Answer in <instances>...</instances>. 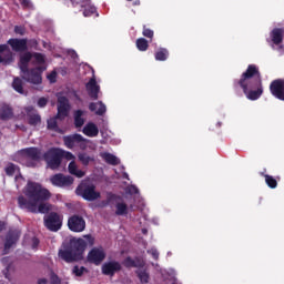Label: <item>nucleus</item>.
<instances>
[{
	"label": "nucleus",
	"mask_w": 284,
	"mask_h": 284,
	"mask_svg": "<svg viewBox=\"0 0 284 284\" xmlns=\"http://www.w3.org/2000/svg\"><path fill=\"white\" fill-rule=\"evenodd\" d=\"M105 256H108V254L105 253V248H103V246H94L89 251L87 261L88 263H91V265L99 266L105 261Z\"/></svg>",
	"instance_id": "nucleus-9"
},
{
	"label": "nucleus",
	"mask_w": 284,
	"mask_h": 284,
	"mask_svg": "<svg viewBox=\"0 0 284 284\" xmlns=\"http://www.w3.org/2000/svg\"><path fill=\"white\" fill-rule=\"evenodd\" d=\"M33 59L36 65H39V68L44 67L43 64L45 63V54L33 52Z\"/></svg>",
	"instance_id": "nucleus-40"
},
{
	"label": "nucleus",
	"mask_w": 284,
	"mask_h": 284,
	"mask_svg": "<svg viewBox=\"0 0 284 284\" xmlns=\"http://www.w3.org/2000/svg\"><path fill=\"white\" fill-rule=\"evenodd\" d=\"M62 159H67V161H72L74 159V154L70 151L62 150Z\"/></svg>",
	"instance_id": "nucleus-49"
},
{
	"label": "nucleus",
	"mask_w": 284,
	"mask_h": 284,
	"mask_svg": "<svg viewBox=\"0 0 284 284\" xmlns=\"http://www.w3.org/2000/svg\"><path fill=\"white\" fill-rule=\"evenodd\" d=\"M271 41L274 45H281L283 43L284 29L283 28H274L271 33Z\"/></svg>",
	"instance_id": "nucleus-22"
},
{
	"label": "nucleus",
	"mask_w": 284,
	"mask_h": 284,
	"mask_svg": "<svg viewBox=\"0 0 284 284\" xmlns=\"http://www.w3.org/2000/svg\"><path fill=\"white\" fill-rule=\"evenodd\" d=\"M19 156H21L22 159H26L27 161H31V162H27L28 168H34V163H37V161H41V149L34 148V146L22 149L18 153L16 159H13V161H16L17 163H21V161L19 160Z\"/></svg>",
	"instance_id": "nucleus-6"
},
{
	"label": "nucleus",
	"mask_w": 284,
	"mask_h": 284,
	"mask_svg": "<svg viewBox=\"0 0 284 284\" xmlns=\"http://www.w3.org/2000/svg\"><path fill=\"white\" fill-rule=\"evenodd\" d=\"M32 59H33V53H30V52H26L23 55L20 57L21 71L28 69V64L30 63V61H32Z\"/></svg>",
	"instance_id": "nucleus-32"
},
{
	"label": "nucleus",
	"mask_w": 284,
	"mask_h": 284,
	"mask_svg": "<svg viewBox=\"0 0 284 284\" xmlns=\"http://www.w3.org/2000/svg\"><path fill=\"white\" fill-rule=\"evenodd\" d=\"M142 34L146 39H154V31L152 29H148V27L145 26H143Z\"/></svg>",
	"instance_id": "nucleus-45"
},
{
	"label": "nucleus",
	"mask_w": 284,
	"mask_h": 284,
	"mask_svg": "<svg viewBox=\"0 0 284 284\" xmlns=\"http://www.w3.org/2000/svg\"><path fill=\"white\" fill-rule=\"evenodd\" d=\"M135 274L142 284H148L150 283V273H148L146 270H136Z\"/></svg>",
	"instance_id": "nucleus-35"
},
{
	"label": "nucleus",
	"mask_w": 284,
	"mask_h": 284,
	"mask_svg": "<svg viewBox=\"0 0 284 284\" xmlns=\"http://www.w3.org/2000/svg\"><path fill=\"white\" fill-rule=\"evenodd\" d=\"M69 112H70V100H68L63 95L59 97L57 119H60V121H63V119L68 116Z\"/></svg>",
	"instance_id": "nucleus-16"
},
{
	"label": "nucleus",
	"mask_w": 284,
	"mask_h": 284,
	"mask_svg": "<svg viewBox=\"0 0 284 284\" xmlns=\"http://www.w3.org/2000/svg\"><path fill=\"white\" fill-rule=\"evenodd\" d=\"M14 33L20 34V37H23L26 34V27L23 26H16L14 27Z\"/></svg>",
	"instance_id": "nucleus-48"
},
{
	"label": "nucleus",
	"mask_w": 284,
	"mask_h": 284,
	"mask_svg": "<svg viewBox=\"0 0 284 284\" xmlns=\"http://www.w3.org/2000/svg\"><path fill=\"white\" fill-rule=\"evenodd\" d=\"M40 243H41V242L39 241L38 237H33V239H32V244H31L32 250H37V247H39V244H40Z\"/></svg>",
	"instance_id": "nucleus-53"
},
{
	"label": "nucleus",
	"mask_w": 284,
	"mask_h": 284,
	"mask_svg": "<svg viewBox=\"0 0 284 284\" xmlns=\"http://www.w3.org/2000/svg\"><path fill=\"white\" fill-rule=\"evenodd\" d=\"M13 52H28V39L10 38L7 41Z\"/></svg>",
	"instance_id": "nucleus-15"
},
{
	"label": "nucleus",
	"mask_w": 284,
	"mask_h": 284,
	"mask_svg": "<svg viewBox=\"0 0 284 284\" xmlns=\"http://www.w3.org/2000/svg\"><path fill=\"white\" fill-rule=\"evenodd\" d=\"M118 201L120 202L115 203V216H128L130 206L123 200Z\"/></svg>",
	"instance_id": "nucleus-28"
},
{
	"label": "nucleus",
	"mask_w": 284,
	"mask_h": 284,
	"mask_svg": "<svg viewBox=\"0 0 284 284\" xmlns=\"http://www.w3.org/2000/svg\"><path fill=\"white\" fill-rule=\"evenodd\" d=\"M85 88L90 99L97 101L99 99V92H101V87L97 83V78L94 75L85 84Z\"/></svg>",
	"instance_id": "nucleus-18"
},
{
	"label": "nucleus",
	"mask_w": 284,
	"mask_h": 284,
	"mask_svg": "<svg viewBox=\"0 0 284 284\" xmlns=\"http://www.w3.org/2000/svg\"><path fill=\"white\" fill-rule=\"evenodd\" d=\"M6 230V222L0 221V232H3Z\"/></svg>",
	"instance_id": "nucleus-57"
},
{
	"label": "nucleus",
	"mask_w": 284,
	"mask_h": 284,
	"mask_svg": "<svg viewBox=\"0 0 284 284\" xmlns=\"http://www.w3.org/2000/svg\"><path fill=\"white\" fill-rule=\"evenodd\" d=\"M122 196L116 194V193H112V192H108L106 193V200L101 201L98 204V207H108V205H110V203H112L113 201H122Z\"/></svg>",
	"instance_id": "nucleus-27"
},
{
	"label": "nucleus",
	"mask_w": 284,
	"mask_h": 284,
	"mask_svg": "<svg viewBox=\"0 0 284 284\" xmlns=\"http://www.w3.org/2000/svg\"><path fill=\"white\" fill-rule=\"evenodd\" d=\"M24 195L18 196V206L20 210H26L21 203L28 205V203H42V201H48L51 196L50 191L48 189H43V186L37 182H28L24 190Z\"/></svg>",
	"instance_id": "nucleus-3"
},
{
	"label": "nucleus",
	"mask_w": 284,
	"mask_h": 284,
	"mask_svg": "<svg viewBox=\"0 0 284 284\" xmlns=\"http://www.w3.org/2000/svg\"><path fill=\"white\" fill-rule=\"evenodd\" d=\"M142 234H148V230H146V229H143V230H142Z\"/></svg>",
	"instance_id": "nucleus-59"
},
{
	"label": "nucleus",
	"mask_w": 284,
	"mask_h": 284,
	"mask_svg": "<svg viewBox=\"0 0 284 284\" xmlns=\"http://www.w3.org/2000/svg\"><path fill=\"white\" fill-rule=\"evenodd\" d=\"M4 172L7 174V176H14V173L18 172V174H21V169L19 168V165L9 162L7 164V166L4 168Z\"/></svg>",
	"instance_id": "nucleus-30"
},
{
	"label": "nucleus",
	"mask_w": 284,
	"mask_h": 284,
	"mask_svg": "<svg viewBox=\"0 0 284 284\" xmlns=\"http://www.w3.org/2000/svg\"><path fill=\"white\" fill-rule=\"evenodd\" d=\"M149 254L152 255L154 261H159V251L156 248H152L151 251H149Z\"/></svg>",
	"instance_id": "nucleus-52"
},
{
	"label": "nucleus",
	"mask_w": 284,
	"mask_h": 284,
	"mask_svg": "<svg viewBox=\"0 0 284 284\" xmlns=\"http://www.w3.org/2000/svg\"><path fill=\"white\" fill-rule=\"evenodd\" d=\"M21 205L24 207L27 212H30L31 214H48L52 210V205L50 203H40L33 202V203H21Z\"/></svg>",
	"instance_id": "nucleus-10"
},
{
	"label": "nucleus",
	"mask_w": 284,
	"mask_h": 284,
	"mask_svg": "<svg viewBox=\"0 0 284 284\" xmlns=\"http://www.w3.org/2000/svg\"><path fill=\"white\" fill-rule=\"evenodd\" d=\"M90 112H95L98 116H103V114L106 112L105 104H103L102 101L99 102H91L89 104Z\"/></svg>",
	"instance_id": "nucleus-24"
},
{
	"label": "nucleus",
	"mask_w": 284,
	"mask_h": 284,
	"mask_svg": "<svg viewBox=\"0 0 284 284\" xmlns=\"http://www.w3.org/2000/svg\"><path fill=\"white\" fill-rule=\"evenodd\" d=\"M155 61H168V58L170 57V51L165 48H160L154 53Z\"/></svg>",
	"instance_id": "nucleus-31"
},
{
	"label": "nucleus",
	"mask_w": 284,
	"mask_h": 284,
	"mask_svg": "<svg viewBox=\"0 0 284 284\" xmlns=\"http://www.w3.org/2000/svg\"><path fill=\"white\" fill-rule=\"evenodd\" d=\"M129 192H130L131 194H139V189H138L136 186L132 185V186L129 189Z\"/></svg>",
	"instance_id": "nucleus-55"
},
{
	"label": "nucleus",
	"mask_w": 284,
	"mask_h": 284,
	"mask_svg": "<svg viewBox=\"0 0 284 284\" xmlns=\"http://www.w3.org/2000/svg\"><path fill=\"white\" fill-rule=\"evenodd\" d=\"M92 0H83V2L84 3H88L89 6H90V2H91Z\"/></svg>",
	"instance_id": "nucleus-58"
},
{
	"label": "nucleus",
	"mask_w": 284,
	"mask_h": 284,
	"mask_svg": "<svg viewBox=\"0 0 284 284\" xmlns=\"http://www.w3.org/2000/svg\"><path fill=\"white\" fill-rule=\"evenodd\" d=\"M47 79L50 81V83H57V71H52Z\"/></svg>",
	"instance_id": "nucleus-50"
},
{
	"label": "nucleus",
	"mask_w": 284,
	"mask_h": 284,
	"mask_svg": "<svg viewBox=\"0 0 284 284\" xmlns=\"http://www.w3.org/2000/svg\"><path fill=\"white\" fill-rule=\"evenodd\" d=\"M85 239V240H84ZM88 245L92 247L94 245V236L87 234L81 237H73L64 248L59 250L58 256L65 263H74L77 261H83V254L88 248Z\"/></svg>",
	"instance_id": "nucleus-2"
},
{
	"label": "nucleus",
	"mask_w": 284,
	"mask_h": 284,
	"mask_svg": "<svg viewBox=\"0 0 284 284\" xmlns=\"http://www.w3.org/2000/svg\"><path fill=\"white\" fill-rule=\"evenodd\" d=\"M122 265H124L126 270H132V267L141 268L145 267V262L140 257L132 258V256H126L123 260Z\"/></svg>",
	"instance_id": "nucleus-19"
},
{
	"label": "nucleus",
	"mask_w": 284,
	"mask_h": 284,
	"mask_svg": "<svg viewBox=\"0 0 284 284\" xmlns=\"http://www.w3.org/2000/svg\"><path fill=\"white\" fill-rule=\"evenodd\" d=\"M68 227L70 232H84L85 231V219L79 214L71 215L68 219Z\"/></svg>",
	"instance_id": "nucleus-12"
},
{
	"label": "nucleus",
	"mask_w": 284,
	"mask_h": 284,
	"mask_svg": "<svg viewBox=\"0 0 284 284\" xmlns=\"http://www.w3.org/2000/svg\"><path fill=\"white\" fill-rule=\"evenodd\" d=\"M72 272L75 276H83V274H85L88 270L85 268V266L75 265L73 266Z\"/></svg>",
	"instance_id": "nucleus-44"
},
{
	"label": "nucleus",
	"mask_w": 284,
	"mask_h": 284,
	"mask_svg": "<svg viewBox=\"0 0 284 284\" xmlns=\"http://www.w3.org/2000/svg\"><path fill=\"white\" fill-rule=\"evenodd\" d=\"M27 45L33 48V50H39V41H37V39L27 40Z\"/></svg>",
	"instance_id": "nucleus-46"
},
{
	"label": "nucleus",
	"mask_w": 284,
	"mask_h": 284,
	"mask_svg": "<svg viewBox=\"0 0 284 284\" xmlns=\"http://www.w3.org/2000/svg\"><path fill=\"white\" fill-rule=\"evenodd\" d=\"M101 270L104 276H114V274L123 270V266H121V263L119 261H110V262H105L102 265Z\"/></svg>",
	"instance_id": "nucleus-17"
},
{
	"label": "nucleus",
	"mask_w": 284,
	"mask_h": 284,
	"mask_svg": "<svg viewBox=\"0 0 284 284\" xmlns=\"http://www.w3.org/2000/svg\"><path fill=\"white\" fill-rule=\"evenodd\" d=\"M14 116V111L10 104L2 103L0 104V119L1 121H10Z\"/></svg>",
	"instance_id": "nucleus-23"
},
{
	"label": "nucleus",
	"mask_w": 284,
	"mask_h": 284,
	"mask_svg": "<svg viewBox=\"0 0 284 284\" xmlns=\"http://www.w3.org/2000/svg\"><path fill=\"white\" fill-rule=\"evenodd\" d=\"M38 284H48V278L43 277L38 280Z\"/></svg>",
	"instance_id": "nucleus-56"
},
{
	"label": "nucleus",
	"mask_w": 284,
	"mask_h": 284,
	"mask_svg": "<svg viewBox=\"0 0 284 284\" xmlns=\"http://www.w3.org/2000/svg\"><path fill=\"white\" fill-rule=\"evenodd\" d=\"M1 263L6 267L4 271H3V274H4L6 278H8L9 277V273H10V266H11L10 257H2L1 258Z\"/></svg>",
	"instance_id": "nucleus-42"
},
{
	"label": "nucleus",
	"mask_w": 284,
	"mask_h": 284,
	"mask_svg": "<svg viewBox=\"0 0 284 284\" xmlns=\"http://www.w3.org/2000/svg\"><path fill=\"white\" fill-rule=\"evenodd\" d=\"M19 2L24 10H30L32 8V2L30 0H19Z\"/></svg>",
	"instance_id": "nucleus-47"
},
{
	"label": "nucleus",
	"mask_w": 284,
	"mask_h": 284,
	"mask_svg": "<svg viewBox=\"0 0 284 284\" xmlns=\"http://www.w3.org/2000/svg\"><path fill=\"white\" fill-rule=\"evenodd\" d=\"M234 88H241L250 101H257L263 95V78L256 64H248L241 79L233 81Z\"/></svg>",
	"instance_id": "nucleus-1"
},
{
	"label": "nucleus",
	"mask_w": 284,
	"mask_h": 284,
	"mask_svg": "<svg viewBox=\"0 0 284 284\" xmlns=\"http://www.w3.org/2000/svg\"><path fill=\"white\" fill-rule=\"evenodd\" d=\"M19 179V175L16 176V180Z\"/></svg>",
	"instance_id": "nucleus-62"
},
{
	"label": "nucleus",
	"mask_w": 284,
	"mask_h": 284,
	"mask_svg": "<svg viewBox=\"0 0 284 284\" xmlns=\"http://www.w3.org/2000/svg\"><path fill=\"white\" fill-rule=\"evenodd\" d=\"M172 284H181V283H179V282H173Z\"/></svg>",
	"instance_id": "nucleus-61"
},
{
	"label": "nucleus",
	"mask_w": 284,
	"mask_h": 284,
	"mask_svg": "<svg viewBox=\"0 0 284 284\" xmlns=\"http://www.w3.org/2000/svg\"><path fill=\"white\" fill-rule=\"evenodd\" d=\"M0 63H12V52L8 44H0Z\"/></svg>",
	"instance_id": "nucleus-21"
},
{
	"label": "nucleus",
	"mask_w": 284,
	"mask_h": 284,
	"mask_svg": "<svg viewBox=\"0 0 284 284\" xmlns=\"http://www.w3.org/2000/svg\"><path fill=\"white\" fill-rule=\"evenodd\" d=\"M270 92L273 97H275V99L284 101V80H273L270 84Z\"/></svg>",
	"instance_id": "nucleus-14"
},
{
	"label": "nucleus",
	"mask_w": 284,
	"mask_h": 284,
	"mask_svg": "<svg viewBox=\"0 0 284 284\" xmlns=\"http://www.w3.org/2000/svg\"><path fill=\"white\" fill-rule=\"evenodd\" d=\"M262 176H264L267 187L271 190H276V187H278V181H276L274 176L265 173H262Z\"/></svg>",
	"instance_id": "nucleus-33"
},
{
	"label": "nucleus",
	"mask_w": 284,
	"mask_h": 284,
	"mask_svg": "<svg viewBox=\"0 0 284 284\" xmlns=\"http://www.w3.org/2000/svg\"><path fill=\"white\" fill-rule=\"evenodd\" d=\"M87 141L88 140L79 133L63 136V143L69 150H72L75 145H80L82 150H85Z\"/></svg>",
	"instance_id": "nucleus-11"
},
{
	"label": "nucleus",
	"mask_w": 284,
	"mask_h": 284,
	"mask_svg": "<svg viewBox=\"0 0 284 284\" xmlns=\"http://www.w3.org/2000/svg\"><path fill=\"white\" fill-rule=\"evenodd\" d=\"M48 105V99H45V98H40L39 100H38V106L39 108H45Z\"/></svg>",
	"instance_id": "nucleus-51"
},
{
	"label": "nucleus",
	"mask_w": 284,
	"mask_h": 284,
	"mask_svg": "<svg viewBox=\"0 0 284 284\" xmlns=\"http://www.w3.org/2000/svg\"><path fill=\"white\" fill-rule=\"evenodd\" d=\"M17 241H19V233L10 231L6 237L3 254H8L12 245H17Z\"/></svg>",
	"instance_id": "nucleus-20"
},
{
	"label": "nucleus",
	"mask_w": 284,
	"mask_h": 284,
	"mask_svg": "<svg viewBox=\"0 0 284 284\" xmlns=\"http://www.w3.org/2000/svg\"><path fill=\"white\" fill-rule=\"evenodd\" d=\"M102 159L105 161V163H108L109 165H119V163H121V161L119 160V158H116L114 154L111 153H104L102 155Z\"/></svg>",
	"instance_id": "nucleus-36"
},
{
	"label": "nucleus",
	"mask_w": 284,
	"mask_h": 284,
	"mask_svg": "<svg viewBox=\"0 0 284 284\" xmlns=\"http://www.w3.org/2000/svg\"><path fill=\"white\" fill-rule=\"evenodd\" d=\"M75 194L84 201H99L101 199V192L97 191V185L89 181H82L77 186Z\"/></svg>",
	"instance_id": "nucleus-4"
},
{
	"label": "nucleus",
	"mask_w": 284,
	"mask_h": 284,
	"mask_svg": "<svg viewBox=\"0 0 284 284\" xmlns=\"http://www.w3.org/2000/svg\"><path fill=\"white\" fill-rule=\"evenodd\" d=\"M78 159L82 165H90L92 161H94V158L90 156L88 153L82 152L78 154Z\"/></svg>",
	"instance_id": "nucleus-38"
},
{
	"label": "nucleus",
	"mask_w": 284,
	"mask_h": 284,
	"mask_svg": "<svg viewBox=\"0 0 284 284\" xmlns=\"http://www.w3.org/2000/svg\"><path fill=\"white\" fill-rule=\"evenodd\" d=\"M12 88L19 94H23V80H21V78H14L12 82Z\"/></svg>",
	"instance_id": "nucleus-39"
},
{
	"label": "nucleus",
	"mask_w": 284,
	"mask_h": 284,
	"mask_svg": "<svg viewBox=\"0 0 284 284\" xmlns=\"http://www.w3.org/2000/svg\"><path fill=\"white\" fill-rule=\"evenodd\" d=\"M126 1H132V0H126Z\"/></svg>",
	"instance_id": "nucleus-63"
},
{
	"label": "nucleus",
	"mask_w": 284,
	"mask_h": 284,
	"mask_svg": "<svg viewBox=\"0 0 284 284\" xmlns=\"http://www.w3.org/2000/svg\"><path fill=\"white\" fill-rule=\"evenodd\" d=\"M48 70V67H36L32 69L22 70V79L27 81V83H32L33 85H41L43 83V72Z\"/></svg>",
	"instance_id": "nucleus-5"
},
{
	"label": "nucleus",
	"mask_w": 284,
	"mask_h": 284,
	"mask_svg": "<svg viewBox=\"0 0 284 284\" xmlns=\"http://www.w3.org/2000/svg\"><path fill=\"white\" fill-rule=\"evenodd\" d=\"M82 132L83 134H85V136H90V138L99 136V126H97V124H94L93 122H88L84 125Z\"/></svg>",
	"instance_id": "nucleus-26"
},
{
	"label": "nucleus",
	"mask_w": 284,
	"mask_h": 284,
	"mask_svg": "<svg viewBox=\"0 0 284 284\" xmlns=\"http://www.w3.org/2000/svg\"><path fill=\"white\" fill-rule=\"evenodd\" d=\"M43 160L50 170H59L61 161H63V150L51 148L43 154Z\"/></svg>",
	"instance_id": "nucleus-7"
},
{
	"label": "nucleus",
	"mask_w": 284,
	"mask_h": 284,
	"mask_svg": "<svg viewBox=\"0 0 284 284\" xmlns=\"http://www.w3.org/2000/svg\"><path fill=\"white\" fill-rule=\"evenodd\" d=\"M92 14H97V7L89 4L83 11V17H92Z\"/></svg>",
	"instance_id": "nucleus-43"
},
{
	"label": "nucleus",
	"mask_w": 284,
	"mask_h": 284,
	"mask_svg": "<svg viewBox=\"0 0 284 284\" xmlns=\"http://www.w3.org/2000/svg\"><path fill=\"white\" fill-rule=\"evenodd\" d=\"M57 115L47 121L48 130H52V132H59V123L57 122Z\"/></svg>",
	"instance_id": "nucleus-41"
},
{
	"label": "nucleus",
	"mask_w": 284,
	"mask_h": 284,
	"mask_svg": "<svg viewBox=\"0 0 284 284\" xmlns=\"http://www.w3.org/2000/svg\"><path fill=\"white\" fill-rule=\"evenodd\" d=\"M222 123L221 122H217V128H221Z\"/></svg>",
	"instance_id": "nucleus-60"
},
{
	"label": "nucleus",
	"mask_w": 284,
	"mask_h": 284,
	"mask_svg": "<svg viewBox=\"0 0 284 284\" xmlns=\"http://www.w3.org/2000/svg\"><path fill=\"white\" fill-rule=\"evenodd\" d=\"M50 284H61V280L59 278V276L53 275L51 277V283Z\"/></svg>",
	"instance_id": "nucleus-54"
},
{
	"label": "nucleus",
	"mask_w": 284,
	"mask_h": 284,
	"mask_svg": "<svg viewBox=\"0 0 284 284\" xmlns=\"http://www.w3.org/2000/svg\"><path fill=\"white\" fill-rule=\"evenodd\" d=\"M28 123L32 128H37V125H41V115L38 113H29L28 114Z\"/></svg>",
	"instance_id": "nucleus-34"
},
{
	"label": "nucleus",
	"mask_w": 284,
	"mask_h": 284,
	"mask_svg": "<svg viewBox=\"0 0 284 284\" xmlns=\"http://www.w3.org/2000/svg\"><path fill=\"white\" fill-rule=\"evenodd\" d=\"M69 173H71L73 176H77V179H83L85 176L84 171L79 170V166H77V162L71 161L68 166Z\"/></svg>",
	"instance_id": "nucleus-29"
},
{
	"label": "nucleus",
	"mask_w": 284,
	"mask_h": 284,
	"mask_svg": "<svg viewBox=\"0 0 284 284\" xmlns=\"http://www.w3.org/2000/svg\"><path fill=\"white\" fill-rule=\"evenodd\" d=\"M85 111L79 109L73 112V121L75 128H83L85 125Z\"/></svg>",
	"instance_id": "nucleus-25"
},
{
	"label": "nucleus",
	"mask_w": 284,
	"mask_h": 284,
	"mask_svg": "<svg viewBox=\"0 0 284 284\" xmlns=\"http://www.w3.org/2000/svg\"><path fill=\"white\" fill-rule=\"evenodd\" d=\"M135 45L140 52H146L148 48H150V43L145 40V38H139Z\"/></svg>",
	"instance_id": "nucleus-37"
},
{
	"label": "nucleus",
	"mask_w": 284,
	"mask_h": 284,
	"mask_svg": "<svg viewBox=\"0 0 284 284\" xmlns=\"http://www.w3.org/2000/svg\"><path fill=\"white\" fill-rule=\"evenodd\" d=\"M44 227L49 230V232H59L61 227H63V215L57 212H50L43 219Z\"/></svg>",
	"instance_id": "nucleus-8"
},
{
	"label": "nucleus",
	"mask_w": 284,
	"mask_h": 284,
	"mask_svg": "<svg viewBox=\"0 0 284 284\" xmlns=\"http://www.w3.org/2000/svg\"><path fill=\"white\" fill-rule=\"evenodd\" d=\"M52 185L57 187H70L74 183V178L71 175H64L62 173H57L50 178Z\"/></svg>",
	"instance_id": "nucleus-13"
}]
</instances>
